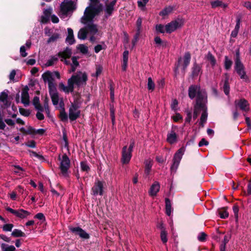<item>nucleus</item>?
I'll list each match as a JSON object with an SVG mask.
<instances>
[{
  "mask_svg": "<svg viewBox=\"0 0 251 251\" xmlns=\"http://www.w3.org/2000/svg\"><path fill=\"white\" fill-rule=\"evenodd\" d=\"M233 64L232 61L229 59L228 56H226L225 57L224 61V67L226 70H229L230 69L231 66Z\"/></svg>",
  "mask_w": 251,
  "mask_h": 251,
  "instance_id": "39",
  "label": "nucleus"
},
{
  "mask_svg": "<svg viewBox=\"0 0 251 251\" xmlns=\"http://www.w3.org/2000/svg\"><path fill=\"white\" fill-rule=\"evenodd\" d=\"M171 8H165L160 12L159 15L162 16H165L168 15L171 11Z\"/></svg>",
  "mask_w": 251,
  "mask_h": 251,
  "instance_id": "59",
  "label": "nucleus"
},
{
  "mask_svg": "<svg viewBox=\"0 0 251 251\" xmlns=\"http://www.w3.org/2000/svg\"><path fill=\"white\" fill-rule=\"evenodd\" d=\"M91 194L94 196L98 195L102 196L103 194V182L98 179H96L94 186L91 189Z\"/></svg>",
  "mask_w": 251,
  "mask_h": 251,
  "instance_id": "9",
  "label": "nucleus"
},
{
  "mask_svg": "<svg viewBox=\"0 0 251 251\" xmlns=\"http://www.w3.org/2000/svg\"><path fill=\"white\" fill-rule=\"evenodd\" d=\"M201 110V109L199 106H197L196 105L194 106V110L193 113L194 119H196L198 118Z\"/></svg>",
  "mask_w": 251,
  "mask_h": 251,
  "instance_id": "58",
  "label": "nucleus"
},
{
  "mask_svg": "<svg viewBox=\"0 0 251 251\" xmlns=\"http://www.w3.org/2000/svg\"><path fill=\"white\" fill-rule=\"evenodd\" d=\"M58 160L60 161L59 168L62 174L66 176L68 175V171L71 167V161L66 153H64L61 157L59 155Z\"/></svg>",
  "mask_w": 251,
  "mask_h": 251,
  "instance_id": "4",
  "label": "nucleus"
},
{
  "mask_svg": "<svg viewBox=\"0 0 251 251\" xmlns=\"http://www.w3.org/2000/svg\"><path fill=\"white\" fill-rule=\"evenodd\" d=\"M76 8L75 4L72 0H64L60 4L58 14L60 18L67 16L68 12L73 11Z\"/></svg>",
  "mask_w": 251,
  "mask_h": 251,
  "instance_id": "3",
  "label": "nucleus"
},
{
  "mask_svg": "<svg viewBox=\"0 0 251 251\" xmlns=\"http://www.w3.org/2000/svg\"><path fill=\"white\" fill-rule=\"evenodd\" d=\"M164 27L165 26L162 24H157L155 25V29L158 33H164L165 31H166Z\"/></svg>",
  "mask_w": 251,
  "mask_h": 251,
  "instance_id": "55",
  "label": "nucleus"
},
{
  "mask_svg": "<svg viewBox=\"0 0 251 251\" xmlns=\"http://www.w3.org/2000/svg\"><path fill=\"white\" fill-rule=\"evenodd\" d=\"M185 149L183 147L180 148L175 153L173 159V164L171 167L172 172H176L180 163V161L184 154Z\"/></svg>",
  "mask_w": 251,
  "mask_h": 251,
  "instance_id": "6",
  "label": "nucleus"
},
{
  "mask_svg": "<svg viewBox=\"0 0 251 251\" xmlns=\"http://www.w3.org/2000/svg\"><path fill=\"white\" fill-rule=\"evenodd\" d=\"M69 229L74 235L79 236L81 239L85 240L90 237V235L79 226H69Z\"/></svg>",
  "mask_w": 251,
  "mask_h": 251,
  "instance_id": "10",
  "label": "nucleus"
},
{
  "mask_svg": "<svg viewBox=\"0 0 251 251\" xmlns=\"http://www.w3.org/2000/svg\"><path fill=\"white\" fill-rule=\"evenodd\" d=\"M81 111L78 110L77 111H72V110H69V118L71 121L76 120L80 116Z\"/></svg>",
  "mask_w": 251,
  "mask_h": 251,
  "instance_id": "27",
  "label": "nucleus"
},
{
  "mask_svg": "<svg viewBox=\"0 0 251 251\" xmlns=\"http://www.w3.org/2000/svg\"><path fill=\"white\" fill-rule=\"evenodd\" d=\"M186 113L187 116L185 119V122L189 123L192 119V112L189 109H187L186 110Z\"/></svg>",
  "mask_w": 251,
  "mask_h": 251,
  "instance_id": "61",
  "label": "nucleus"
},
{
  "mask_svg": "<svg viewBox=\"0 0 251 251\" xmlns=\"http://www.w3.org/2000/svg\"><path fill=\"white\" fill-rule=\"evenodd\" d=\"M191 54L188 51L185 53L183 56V63L182 65V71L185 73L187 67L189 66L191 60Z\"/></svg>",
  "mask_w": 251,
  "mask_h": 251,
  "instance_id": "18",
  "label": "nucleus"
},
{
  "mask_svg": "<svg viewBox=\"0 0 251 251\" xmlns=\"http://www.w3.org/2000/svg\"><path fill=\"white\" fill-rule=\"evenodd\" d=\"M211 7L212 8H216L218 7H220L222 4V0H216L214 1H212L210 2Z\"/></svg>",
  "mask_w": 251,
  "mask_h": 251,
  "instance_id": "56",
  "label": "nucleus"
},
{
  "mask_svg": "<svg viewBox=\"0 0 251 251\" xmlns=\"http://www.w3.org/2000/svg\"><path fill=\"white\" fill-rule=\"evenodd\" d=\"M227 207H224L217 210V212L221 218L226 219L228 217L229 214L227 211Z\"/></svg>",
  "mask_w": 251,
  "mask_h": 251,
  "instance_id": "30",
  "label": "nucleus"
},
{
  "mask_svg": "<svg viewBox=\"0 0 251 251\" xmlns=\"http://www.w3.org/2000/svg\"><path fill=\"white\" fill-rule=\"evenodd\" d=\"M117 0H113L111 1L108 4L106 5L105 12L108 16L112 15L114 10V7L115 5Z\"/></svg>",
  "mask_w": 251,
  "mask_h": 251,
  "instance_id": "26",
  "label": "nucleus"
},
{
  "mask_svg": "<svg viewBox=\"0 0 251 251\" xmlns=\"http://www.w3.org/2000/svg\"><path fill=\"white\" fill-rule=\"evenodd\" d=\"M184 22L182 18H177L175 20L168 23L165 26V31L167 33H171L177 28L183 26Z\"/></svg>",
  "mask_w": 251,
  "mask_h": 251,
  "instance_id": "5",
  "label": "nucleus"
},
{
  "mask_svg": "<svg viewBox=\"0 0 251 251\" xmlns=\"http://www.w3.org/2000/svg\"><path fill=\"white\" fill-rule=\"evenodd\" d=\"M71 78L78 87H79L83 82L84 83V84H85L86 82L88 79L86 73H82L81 72H79L76 75H72Z\"/></svg>",
  "mask_w": 251,
  "mask_h": 251,
  "instance_id": "8",
  "label": "nucleus"
},
{
  "mask_svg": "<svg viewBox=\"0 0 251 251\" xmlns=\"http://www.w3.org/2000/svg\"><path fill=\"white\" fill-rule=\"evenodd\" d=\"M80 168L83 172H88L90 170L86 161H82L80 162Z\"/></svg>",
  "mask_w": 251,
  "mask_h": 251,
  "instance_id": "49",
  "label": "nucleus"
},
{
  "mask_svg": "<svg viewBox=\"0 0 251 251\" xmlns=\"http://www.w3.org/2000/svg\"><path fill=\"white\" fill-rule=\"evenodd\" d=\"M145 173L148 175L150 174L152 164L151 160L146 161L145 162Z\"/></svg>",
  "mask_w": 251,
  "mask_h": 251,
  "instance_id": "42",
  "label": "nucleus"
},
{
  "mask_svg": "<svg viewBox=\"0 0 251 251\" xmlns=\"http://www.w3.org/2000/svg\"><path fill=\"white\" fill-rule=\"evenodd\" d=\"M7 246V245L4 243L1 244V248L2 251H15L16 250V248L14 246L11 245L6 247Z\"/></svg>",
  "mask_w": 251,
  "mask_h": 251,
  "instance_id": "47",
  "label": "nucleus"
},
{
  "mask_svg": "<svg viewBox=\"0 0 251 251\" xmlns=\"http://www.w3.org/2000/svg\"><path fill=\"white\" fill-rule=\"evenodd\" d=\"M32 102L36 109L41 112L44 111L43 107L40 104L39 98L38 97H34Z\"/></svg>",
  "mask_w": 251,
  "mask_h": 251,
  "instance_id": "31",
  "label": "nucleus"
},
{
  "mask_svg": "<svg viewBox=\"0 0 251 251\" xmlns=\"http://www.w3.org/2000/svg\"><path fill=\"white\" fill-rule=\"evenodd\" d=\"M235 66L234 68L237 73L240 75L241 79H244L246 81L249 80V77L246 75L245 71V67L243 64L242 63L240 59V51L239 49L236 50L235 57Z\"/></svg>",
  "mask_w": 251,
  "mask_h": 251,
  "instance_id": "2",
  "label": "nucleus"
},
{
  "mask_svg": "<svg viewBox=\"0 0 251 251\" xmlns=\"http://www.w3.org/2000/svg\"><path fill=\"white\" fill-rule=\"evenodd\" d=\"M102 4L101 3L91 2L90 6L85 9L84 16L81 18V22L85 24L87 22L92 21L96 16L102 11Z\"/></svg>",
  "mask_w": 251,
  "mask_h": 251,
  "instance_id": "1",
  "label": "nucleus"
},
{
  "mask_svg": "<svg viewBox=\"0 0 251 251\" xmlns=\"http://www.w3.org/2000/svg\"><path fill=\"white\" fill-rule=\"evenodd\" d=\"M78 104L79 103H75V102H74V103H72L69 110L71 109L72 111H78V108H79Z\"/></svg>",
  "mask_w": 251,
  "mask_h": 251,
  "instance_id": "60",
  "label": "nucleus"
},
{
  "mask_svg": "<svg viewBox=\"0 0 251 251\" xmlns=\"http://www.w3.org/2000/svg\"><path fill=\"white\" fill-rule=\"evenodd\" d=\"M11 235L14 237H25V234L19 229H14L11 233Z\"/></svg>",
  "mask_w": 251,
  "mask_h": 251,
  "instance_id": "38",
  "label": "nucleus"
},
{
  "mask_svg": "<svg viewBox=\"0 0 251 251\" xmlns=\"http://www.w3.org/2000/svg\"><path fill=\"white\" fill-rule=\"evenodd\" d=\"M72 54V49L69 48H66L64 51L59 52L57 55L63 59H65L70 58Z\"/></svg>",
  "mask_w": 251,
  "mask_h": 251,
  "instance_id": "24",
  "label": "nucleus"
},
{
  "mask_svg": "<svg viewBox=\"0 0 251 251\" xmlns=\"http://www.w3.org/2000/svg\"><path fill=\"white\" fill-rule=\"evenodd\" d=\"M231 237V234L230 233L229 234L226 235L224 236V238L221 245L220 246V251H226V245L229 242V239Z\"/></svg>",
  "mask_w": 251,
  "mask_h": 251,
  "instance_id": "28",
  "label": "nucleus"
},
{
  "mask_svg": "<svg viewBox=\"0 0 251 251\" xmlns=\"http://www.w3.org/2000/svg\"><path fill=\"white\" fill-rule=\"evenodd\" d=\"M85 27L87 28L88 32L93 34H95L98 31L97 25L93 23L88 24Z\"/></svg>",
  "mask_w": 251,
  "mask_h": 251,
  "instance_id": "36",
  "label": "nucleus"
},
{
  "mask_svg": "<svg viewBox=\"0 0 251 251\" xmlns=\"http://www.w3.org/2000/svg\"><path fill=\"white\" fill-rule=\"evenodd\" d=\"M88 34V30L86 27L81 28L78 31L77 37L79 39L84 40L86 38Z\"/></svg>",
  "mask_w": 251,
  "mask_h": 251,
  "instance_id": "32",
  "label": "nucleus"
},
{
  "mask_svg": "<svg viewBox=\"0 0 251 251\" xmlns=\"http://www.w3.org/2000/svg\"><path fill=\"white\" fill-rule=\"evenodd\" d=\"M149 0H139L137 1L138 6L142 11L146 9V5L149 2Z\"/></svg>",
  "mask_w": 251,
  "mask_h": 251,
  "instance_id": "43",
  "label": "nucleus"
},
{
  "mask_svg": "<svg viewBox=\"0 0 251 251\" xmlns=\"http://www.w3.org/2000/svg\"><path fill=\"white\" fill-rule=\"evenodd\" d=\"M233 211L234 214V217L235 219V222L236 224H238V212H239V206L237 203L234 204L232 207Z\"/></svg>",
  "mask_w": 251,
  "mask_h": 251,
  "instance_id": "44",
  "label": "nucleus"
},
{
  "mask_svg": "<svg viewBox=\"0 0 251 251\" xmlns=\"http://www.w3.org/2000/svg\"><path fill=\"white\" fill-rule=\"evenodd\" d=\"M72 94L73 95V96L75 97L74 102H75V103H80L81 102L80 100V99H81L80 93L78 92H74V93H73Z\"/></svg>",
  "mask_w": 251,
  "mask_h": 251,
  "instance_id": "51",
  "label": "nucleus"
},
{
  "mask_svg": "<svg viewBox=\"0 0 251 251\" xmlns=\"http://www.w3.org/2000/svg\"><path fill=\"white\" fill-rule=\"evenodd\" d=\"M199 91H201L200 87L196 85H191L188 88V96L191 100L194 99L198 95Z\"/></svg>",
  "mask_w": 251,
  "mask_h": 251,
  "instance_id": "15",
  "label": "nucleus"
},
{
  "mask_svg": "<svg viewBox=\"0 0 251 251\" xmlns=\"http://www.w3.org/2000/svg\"><path fill=\"white\" fill-rule=\"evenodd\" d=\"M52 12V8L49 7L47 9H45L43 11V15L41 16L40 22L42 24H47L50 21V18Z\"/></svg>",
  "mask_w": 251,
  "mask_h": 251,
  "instance_id": "13",
  "label": "nucleus"
},
{
  "mask_svg": "<svg viewBox=\"0 0 251 251\" xmlns=\"http://www.w3.org/2000/svg\"><path fill=\"white\" fill-rule=\"evenodd\" d=\"M34 218L35 219L40 220L42 221V222L46 221L45 216L42 213H38L36 214L34 216Z\"/></svg>",
  "mask_w": 251,
  "mask_h": 251,
  "instance_id": "64",
  "label": "nucleus"
},
{
  "mask_svg": "<svg viewBox=\"0 0 251 251\" xmlns=\"http://www.w3.org/2000/svg\"><path fill=\"white\" fill-rule=\"evenodd\" d=\"M77 49L84 54H87L88 52V47L83 44L78 45L77 47Z\"/></svg>",
  "mask_w": 251,
  "mask_h": 251,
  "instance_id": "48",
  "label": "nucleus"
},
{
  "mask_svg": "<svg viewBox=\"0 0 251 251\" xmlns=\"http://www.w3.org/2000/svg\"><path fill=\"white\" fill-rule=\"evenodd\" d=\"M207 237V234L203 232H201L200 233L198 237V239L199 241L201 242H204L206 240V237Z\"/></svg>",
  "mask_w": 251,
  "mask_h": 251,
  "instance_id": "62",
  "label": "nucleus"
},
{
  "mask_svg": "<svg viewBox=\"0 0 251 251\" xmlns=\"http://www.w3.org/2000/svg\"><path fill=\"white\" fill-rule=\"evenodd\" d=\"M177 136L175 132V130H172L170 133H168L167 137V141L171 144H173L177 141Z\"/></svg>",
  "mask_w": 251,
  "mask_h": 251,
  "instance_id": "22",
  "label": "nucleus"
},
{
  "mask_svg": "<svg viewBox=\"0 0 251 251\" xmlns=\"http://www.w3.org/2000/svg\"><path fill=\"white\" fill-rule=\"evenodd\" d=\"M160 184L157 181H155L151 186L149 194L151 196H155L160 190Z\"/></svg>",
  "mask_w": 251,
  "mask_h": 251,
  "instance_id": "20",
  "label": "nucleus"
},
{
  "mask_svg": "<svg viewBox=\"0 0 251 251\" xmlns=\"http://www.w3.org/2000/svg\"><path fill=\"white\" fill-rule=\"evenodd\" d=\"M30 214L29 212L23 209H20L19 210L16 211V213L14 215L18 218L24 219Z\"/></svg>",
  "mask_w": 251,
  "mask_h": 251,
  "instance_id": "29",
  "label": "nucleus"
},
{
  "mask_svg": "<svg viewBox=\"0 0 251 251\" xmlns=\"http://www.w3.org/2000/svg\"><path fill=\"white\" fill-rule=\"evenodd\" d=\"M225 79L222 81L223 82V89L226 95L228 96L230 91V86L229 83V75L227 73L224 74Z\"/></svg>",
  "mask_w": 251,
  "mask_h": 251,
  "instance_id": "16",
  "label": "nucleus"
},
{
  "mask_svg": "<svg viewBox=\"0 0 251 251\" xmlns=\"http://www.w3.org/2000/svg\"><path fill=\"white\" fill-rule=\"evenodd\" d=\"M167 234V233L166 231H165V229L164 227L162 226V231L160 233V237H161V241H162V242L163 243H167V242L168 241Z\"/></svg>",
  "mask_w": 251,
  "mask_h": 251,
  "instance_id": "45",
  "label": "nucleus"
},
{
  "mask_svg": "<svg viewBox=\"0 0 251 251\" xmlns=\"http://www.w3.org/2000/svg\"><path fill=\"white\" fill-rule=\"evenodd\" d=\"M206 59L209 61L212 67H214L216 64V60L214 56L211 53V52L208 51L206 56Z\"/></svg>",
  "mask_w": 251,
  "mask_h": 251,
  "instance_id": "37",
  "label": "nucleus"
},
{
  "mask_svg": "<svg viewBox=\"0 0 251 251\" xmlns=\"http://www.w3.org/2000/svg\"><path fill=\"white\" fill-rule=\"evenodd\" d=\"M50 98L51 99V101L52 104L54 105H56L58 104L59 102V95L58 93L52 94L51 95H50Z\"/></svg>",
  "mask_w": 251,
  "mask_h": 251,
  "instance_id": "46",
  "label": "nucleus"
},
{
  "mask_svg": "<svg viewBox=\"0 0 251 251\" xmlns=\"http://www.w3.org/2000/svg\"><path fill=\"white\" fill-rule=\"evenodd\" d=\"M58 58L52 56L51 57L50 59H49L47 63H46V66H52L54 62H57L58 61Z\"/></svg>",
  "mask_w": 251,
  "mask_h": 251,
  "instance_id": "52",
  "label": "nucleus"
},
{
  "mask_svg": "<svg viewBox=\"0 0 251 251\" xmlns=\"http://www.w3.org/2000/svg\"><path fill=\"white\" fill-rule=\"evenodd\" d=\"M132 157V152L127 151V146L123 147L122 151L121 162L124 164H128Z\"/></svg>",
  "mask_w": 251,
  "mask_h": 251,
  "instance_id": "12",
  "label": "nucleus"
},
{
  "mask_svg": "<svg viewBox=\"0 0 251 251\" xmlns=\"http://www.w3.org/2000/svg\"><path fill=\"white\" fill-rule=\"evenodd\" d=\"M49 94L58 93L57 91L56 84L53 83H50L48 84Z\"/></svg>",
  "mask_w": 251,
  "mask_h": 251,
  "instance_id": "41",
  "label": "nucleus"
},
{
  "mask_svg": "<svg viewBox=\"0 0 251 251\" xmlns=\"http://www.w3.org/2000/svg\"><path fill=\"white\" fill-rule=\"evenodd\" d=\"M20 113L25 117H28L30 114V111L28 109H26L22 107L19 108Z\"/></svg>",
  "mask_w": 251,
  "mask_h": 251,
  "instance_id": "54",
  "label": "nucleus"
},
{
  "mask_svg": "<svg viewBox=\"0 0 251 251\" xmlns=\"http://www.w3.org/2000/svg\"><path fill=\"white\" fill-rule=\"evenodd\" d=\"M67 84V94H69V93H74V85L75 84V83L74 82V81L72 79L71 77L68 79Z\"/></svg>",
  "mask_w": 251,
  "mask_h": 251,
  "instance_id": "34",
  "label": "nucleus"
},
{
  "mask_svg": "<svg viewBox=\"0 0 251 251\" xmlns=\"http://www.w3.org/2000/svg\"><path fill=\"white\" fill-rule=\"evenodd\" d=\"M207 96L204 91H199L196 97L195 105L199 106L201 109L206 108Z\"/></svg>",
  "mask_w": 251,
  "mask_h": 251,
  "instance_id": "7",
  "label": "nucleus"
},
{
  "mask_svg": "<svg viewBox=\"0 0 251 251\" xmlns=\"http://www.w3.org/2000/svg\"><path fill=\"white\" fill-rule=\"evenodd\" d=\"M60 38V34L58 33H53L48 39L47 42L48 44L53 43L57 40Z\"/></svg>",
  "mask_w": 251,
  "mask_h": 251,
  "instance_id": "40",
  "label": "nucleus"
},
{
  "mask_svg": "<svg viewBox=\"0 0 251 251\" xmlns=\"http://www.w3.org/2000/svg\"><path fill=\"white\" fill-rule=\"evenodd\" d=\"M191 54L188 51L185 53L183 56V63L182 65V71L185 73L187 67L189 66L191 60Z\"/></svg>",
  "mask_w": 251,
  "mask_h": 251,
  "instance_id": "17",
  "label": "nucleus"
},
{
  "mask_svg": "<svg viewBox=\"0 0 251 251\" xmlns=\"http://www.w3.org/2000/svg\"><path fill=\"white\" fill-rule=\"evenodd\" d=\"M8 94L5 92H2L0 93V101L3 102L8 100Z\"/></svg>",
  "mask_w": 251,
  "mask_h": 251,
  "instance_id": "63",
  "label": "nucleus"
},
{
  "mask_svg": "<svg viewBox=\"0 0 251 251\" xmlns=\"http://www.w3.org/2000/svg\"><path fill=\"white\" fill-rule=\"evenodd\" d=\"M14 227L12 224H6L2 226V230L4 231H11Z\"/></svg>",
  "mask_w": 251,
  "mask_h": 251,
  "instance_id": "57",
  "label": "nucleus"
},
{
  "mask_svg": "<svg viewBox=\"0 0 251 251\" xmlns=\"http://www.w3.org/2000/svg\"><path fill=\"white\" fill-rule=\"evenodd\" d=\"M201 110H202V114L200 118V125L201 127L204 126V124L206 123L207 119V116H208V113H207V108H205L204 109H201Z\"/></svg>",
  "mask_w": 251,
  "mask_h": 251,
  "instance_id": "25",
  "label": "nucleus"
},
{
  "mask_svg": "<svg viewBox=\"0 0 251 251\" xmlns=\"http://www.w3.org/2000/svg\"><path fill=\"white\" fill-rule=\"evenodd\" d=\"M234 103L236 108L238 107L243 111L247 112L250 110L249 103L245 99L235 100Z\"/></svg>",
  "mask_w": 251,
  "mask_h": 251,
  "instance_id": "11",
  "label": "nucleus"
},
{
  "mask_svg": "<svg viewBox=\"0 0 251 251\" xmlns=\"http://www.w3.org/2000/svg\"><path fill=\"white\" fill-rule=\"evenodd\" d=\"M148 84L147 88L149 90H151V91H153L155 88V84L154 82L153 81L152 78L150 77L148 78Z\"/></svg>",
  "mask_w": 251,
  "mask_h": 251,
  "instance_id": "50",
  "label": "nucleus"
},
{
  "mask_svg": "<svg viewBox=\"0 0 251 251\" xmlns=\"http://www.w3.org/2000/svg\"><path fill=\"white\" fill-rule=\"evenodd\" d=\"M142 18L138 17L136 22V30L142 31Z\"/></svg>",
  "mask_w": 251,
  "mask_h": 251,
  "instance_id": "53",
  "label": "nucleus"
},
{
  "mask_svg": "<svg viewBox=\"0 0 251 251\" xmlns=\"http://www.w3.org/2000/svg\"><path fill=\"white\" fill-rule=\"evenodd\" d=\"M42 78L44 81L46 82L48 81V84L50 83H53L54 79L53 78V73L49 71H47L42 75Z\"/></svg>",
  "mask_w": 251,
  "mask_h": 251,
  "instance_id": "19",
  "label": "nucleus"
},
{
  "mask_svg": "<svg viewBox=\"0 0 251 251\" xmlns=\"http://www.w3.org/2000/svg\"><path fill=\"white\" fill-rule=\"evenodd\" d=\"M29 88L27 86H25L23 89L22 92V102L25 106L29 104V96L28 94Z\"/></svg>",
  "mask_w": 251,
  "mask_h": 251,
  "instance_id": "14",
  "label": "nucleus"
},
{
  "mask_svg": "<svg viewBox=\"0 0 251 251\" xmlns=\"http://www.w3.org/2000/svg\"><path fill=\"white\" fill-rule=\"evenodd\" d=\"M67 31L68 35L66 38V42L68 43L69 45H73L75 42L73 30L71 28H68Z\"/></svg>",
  "mask_w": 251,
  "mask_h": 251,
  "instance_id": "23",
  "label": "nucleus"
},
{
  "mask_svg": "<svg viewBox=\"0 0 251 251\" xmlns=\"http://www.w3.org/2000/svg\"><path fill=\"white\" fill-rule=\"evenodd\" d=\"M201 71V67L200 65L195 62L191 69V76L192 77H196L198 76L199 73Z\"/></svg>",
  "mask_w": 251,
  "mask_h": 251,
  "instance_id": "21",
  "label": "nucleus"
},
{
  "mask_svg": "<svg viewBox=\"0 0 251 251\" xmlns=\"http://www.w3.org/2000/svg\"><path fill=\"white\" fill-rule=\"evenodd\" d=\"M58 117L62 122H65L68 121L69 115L66 112L65 108L61 109Z\"/></svg>",
  "mask_w": 251,
  "mask_h": 251,
  "instance_id": "35",
  "label": "nucleus"
},
{
  "mask_svg": "<svg viewBox=\"0 0 251 251\" xmlns=\"http://www.w3.org/2000/svg\"><path fill=\"white\" fill-rule=\"evenodd\" d=\"M165 209L166 214L168 216H170L172 212V205L170 200L168 198H165Z\"/></svg>",
  "mask_w": 251,
  "mask_h": 251,
  "instance_id": "33",
  "label": "nucleus"
}]
</instances>
